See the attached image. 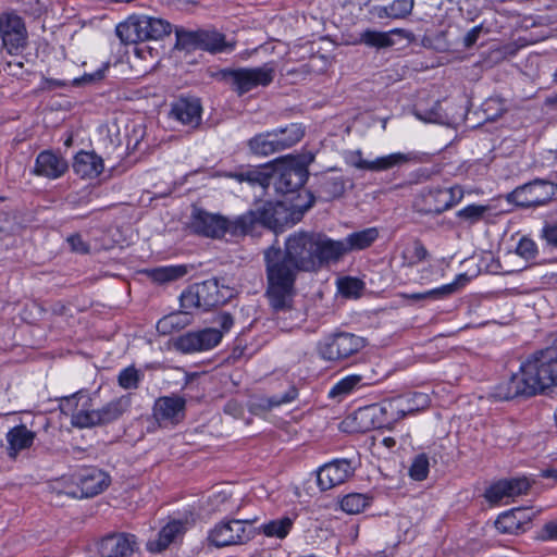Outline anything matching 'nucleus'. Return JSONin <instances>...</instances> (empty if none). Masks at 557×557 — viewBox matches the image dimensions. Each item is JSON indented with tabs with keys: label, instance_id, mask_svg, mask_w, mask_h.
I'll return each mask as SVG.
<instances>
[{
	"label": "nucleus",
	"instance_id": "obj_1",
	"mask_svg": "<svg viewBox=\"0 0 557 557\" xmlns=\"http://www.w3.org/2000/svg\"><path fill=\"white\" fill-rule=\"evenodd\" d=\"M314 233L290 235L285 250L271 247L264 251L267 267V295L275 311L292 307L294 283L298 271H317Z\"/></svg>",
	"mask_w": 557,
	"mask_h": 557
},
{
	"label": "nucleus",
	"instance_id": "obj_2",
	"mask_svg": "<svg viewBox=\"0 0 557 557\" xmlns=\"http://www.w3.org/2000/svg\"><path fill=\"white\" fill-rule=\"evenodd\" d=\"M289 216L290 212L283 202H277L274 206L269 205V208H265L258 215L249 212L232 221L218 213L195 209L190 220V228L198 235L211 238H220L226 233L240 236L251 232L257 223L264 224L273 230L281 228L289 223L294 224L296 221L289 219Z\"/></svg>",
	"mask_w": 557,
	"mask_h": 557
},
{
	"label": "nucleus",
	"instance_id": "obj_3",
	"mask_svg": "<svg viewBox=\"0 0 557 557\" xmlns=\"http://www.w3.org/2000/svg\"><path fill=\"white\" fill-rule=\"evenodd\" d=\"M239 182L258 184L262 188L273 184L278 193H294L308 178V162L300 156H285L244 173L230 175Z\"/></svg>",
	"mask_w": 557,
	"mask_h": 557
},
{
	"label": "nucleus",
	"instance_id": "obj_4",
	"mask_svg": "<svg viewBox=\"0 0 557 557\" xmlns=\"http://www.w3.org/2000/svg\"><path fill=\"white\" fill-rule=\"evenodd\" d=\"M520 370L532 396L557 386V354L554 349L533 354L521 363Z\"/></svg>",
	"mask_w": 557,
	"mask_h": 557
},
{
	"label": "nucleus",
	"instance_id": "obj_5",
	"mask_svg": "<svg viewBox=\"0 0 557 557\" xmlns=\"http://www.w3.org/2000/svg\"><path fill=\"white\" fill-rule=\"evenodd\" d=\"M406 417L404 401L400 396H396L357 410L352 419L357 424V431L366 432L381 428L392 430Z\"/></svg>",
	"mask_w": 557,
	"mask_h": 557
},
{
	"label": "nucleus",
	"instance_id": "obj_6",
	"mask_svg": "<svg viewBox=\"0 0 557 557\" xmlns=\"http://www.w3.org/2000/svg\"><path fill=\"white\" fill-rule=\"evenodd\" d=\"M61 412L71 419V424L78 429L99 425V413L94 408V401L89 394L77 392L60 400Z\"/></svg>",
	"mask_w": 557,
	"mask_h": 557
},
{
	"label": "nucleus",
	"instance_id": "obj_7",
	"mask_svg": "<svg viewBox=\"0 0 557 557\" xmlns=\"http://www.w3.org/2000/svg\"><path fill=\"white\" fill-rule=\"evenodd\" d=\"M252 521L232 519L216 523L208 533V543L214 547L243 545L253 537Z\"/></svg>",
	"mask_w": 557,
	"mask_h": 557
},
{
	"label": "nucleus",
	"instance_id": "obj_8",
	"mask_svg": "<svg viewBox=\"0 0 557 557\" xmlns=\"http://www.w3.org/2000/svg\"><path fill=\"white\" fill-rule=\"evenodd\" d=\"M462 198L463 190L460 186L449 188L430 187L421 190L414 206L424 213L440 214L459 203Z\"/></svg>",
	"mask_w": 557,
	"mask_h": 557
},
{
	"label": "nucleus",
	"instance_id": "obj_9",
	"mask_svg": "<svg viewBox=\"0 0 557 557\" xmlns=\"http://www.w3.org/2000/svg\"><path fill=\"white\" fill-rule=\"evenodd\" d=\"M224 301L225 297L220 295L219 284L214 280L194 284L181 295V308L189 314L198 309L208 310Z\"/></svg>",
	"mask_w": 557,
	"mask_h": 557
},
{
	"label": "nucleus",
	"instance_id": "obj_10",
	"mask_svg": "<svg viewBox=\"0 0 557 557\" xmlns=\"http://www.w3.org/2000/svg\"><path fill=\"white\" fill-rule=\"evenodd\" d=\"M366 345L362 337L350 333H338L319 344L320 356L327 361H342L360 351Z\"/></svg>",
	"mask_w": 557,
	"mask_h": 557
},
{
	"label": "nucleus",
	"instance_id": "obj_11",
	"mask_svg": "<svg viewBox=\"0 0 557 557\" xmlns=\"http://www.w3.org/2000/svg\"><path fill=\"white\" fill-rule=\"evenodd\" d=\"M274 77V67L265 64L260 67L239 69L228 73L235 90L243 95L259 86H268Z\"/></svg>",
	"mask_w": 557,
	"mask_h": 557
},
{
	"label": "nucleus",
	"instance_id": "obj_12",
	"mask_svg": "<svg viewBox=\"0 0 557 557\" xmlns=\"http://www.w3.org/2000/svg\"><path fill=\"white\" fill-rule=\"evenodd\" d=\"M0 36L3 47L10 54L24 48L27 30L22 17L12 12L0 14Z\"/></svg>",
	"mask_w": 557,
	"mask_h": 557
},
{
	"label": "nucleus",
	"instance_id": "obj_13",
	"mask_svg": "<svg viewBox=\"0 0 557 557\" xmlns=\"http://www.w3.org/2000/svg\"><path fill=\"white\" fill-rule=\"evenodd\" d=\"M355 468L347 459H336L319 468L317 473L318 486L322 491L332 490L345 483L352 474Z\"/></svg>",
	"mask_w": 557,
	"mask_h": 557
},
{
	"label": "nucleus",
	"instance_id": "obj_14",
	"mask_svg": "<svg viewBox=\"0 0 557 557\" xmlns=\"http://www.w3.org/2000/svg\"><path fill=\"white\" fill-rule=\"evenodd\" d=\"M137 549L136 536L127 533L108 535L98 544V553L101 557H128Z\"/></svg>",
	"mask_w": 557,
	"mask_h": 557
},
{
	"label": "nucleus",
	"instance_id": "obj_15",
	"mask_svg": "<svg viewBox=\"0 0 557 557\" xmlns=\"http://www.w3.org/2000/svg\"><path fill=\"white\" fill-rule=\"evenodd\" d=\"M186 401L181 396H164L156 400L153 416L160 425H174L185 417Z\"/></svg>",
	"mask_w": 557,
	"mask_h": 557
},
{
	"label": "nucleus",
	"instance_id": "obj_16",
	"mask_svg": "<svg viewBox=\"0 0 557 557\" xmlns=\"http://www.w3.org/2000/svg\"><path fill=\"white\" fill-rule=\"evenodd\" d=\"M111 483L109 474L98 468H86L75 475L79 496L92 497L106 491Z\"/></svg>",
	"mask_w": 557,
	"mask_h": 557
},
{
	"label": "nucleus",
	"instance_id": "obj_17",
	"mask_svg": "<svg viewBox=\"0 0 557 557\" xmlns=\"http://www.w3.org/2000/svg\"><path fill=\"white\" fill-rule=\"evenodd\" d=\"M314 249L317 252V270L331 263H337L347 255L343 239L335 240L322 233H314Z\"/></svg>",
	"mask_w": 557,
	"mask_h": 557
},
{
	"label": "nucleus",
	"instance_id": "obj_18",
	"mask_svg": "<svg viewBox=\"0 0 557 557\" xmlns=\"http://www.w3.org/2000/svg\"><path fill=\"white\" fill-rule=\"evenodd\" d=\"M530 488V483L524 478L502 480L491 485L485 491V498L492 505H497L509 498L525 494Z\"/></svg>",
	"mask_w": 557,
	"mask_h": 557
},
{
	"label": "nucleus",
	"instance_id": "obj_19",
	"mask_svg": "<svg viewBox=\"0 0 557 557\" xmlns=\"http://www.w3.org/2000/svg\"><path fill=\"white\" fill-rule=\"evenodd\" d=\"M536 253V244L530 238H521L515 251H508L503 256V261L505 263L503 271L510 273L524 269L527 262L533 260Z\"/></svg>",
	"mask_w": 557,
	"mask_h": 557
},
{
	"label": "nucleus",
	"instance_id": "obj_20",
	"mask_svg": "<svg viewBox=\"0 0 557 557\" xmlns=\"http://www.w3.org/2000/svg\"><path fill=\"white\" fill-rule=\"evenodd\" d=\"M557 186L549 182L536 181L517 190L521 205L527 207L542 206L556 194Z\"/></svg>",
	"mask_w": 557,
	"mask_h": 557
},
{
	"label": "nucleus",
	"instance_id": "obj_21",
	"mask_svg": "<svg viewBox=\"0 0 557 557\" xmlns=\"http://www.w3.org/2000/svg\"><path fill=\"white\" fill-rule=\"evenodd\" d=\"M67 169V162L63 157L47 150L37 156L34 173L50 180H57L64 175Z\"/></svg>",
	"mask_w": 557,
	"mask_h": 557
},
{
	"label": "nucleus",
	"instance_id": "obj_22",
	"mask_svg": "<svg viewBox=\"0 0 557 557\" xmlns=\"http://www.w3.org/2000/svg\"><path fill=\"white\" fill-rule=\"evenodd\" d=\"M190 527L187 519L172 520L164 525L156 540H150L147 543V549L151 553H160L165 549L171 543L180 539L186 530Z\"/></svg>",
	"mask_w": 557,
	"mask_h": 557
},
{
	"label": "nucleus",
	"instance_id": "obj_23",
	"mask_svg": "<svg viewBox=\"0 0 557 557\" xmlns=\"http://www.w3.org/2000/svg\"><path fill=\"white\" fill-rule=\"evenodd\" d=\"M103 169V160L95 152L82 150L74 157L73 171L83 180L98 177Z\"/></svg>",
	"mask_w": 557,
	"mask_h": 557
},
{
	"label": "nucleus",
	"instance_id": "obj_24",
	"mask_svg": "<svg viewBox=\"0 0 557 557\" xmlns=\"http://www.w3.org/2000/svg\"><path fill=\"white\" fill-rule=\"evenodd\" d=\"M35 438L36 433L24 424L11 428L5 434V448L9 457L16 458L21 451L30 448Z\"/></svg>",
	"mask_w": 557,
	"mask_h": 557
},
{
	"label": "nucleus",
	"instance_id": "obj_25",
	"mask_svg": "<svg viewBox=\"0 0 557 557\" xmlns=\"http://www.w3.org/2000/svg\"><path fill=\"white\" fill-rule=\"evenodd\" d=\"M171 116L183 125L196 127L201 120V106L197 99H178L172 104Z\"/></svg>",
	"mask_w": 557,
	"mask_h": 557
},
{
	"label": "nucleus",
	"instance_id": "obj_26",
	"mask_svg": "<svg viewBox=\"0 0 557 557\" xmlns=\"http://www.w3.org/2000/svg\"><path fill=\"white\" fill-rule=\"evenodd\" d=\"M143 15L133 14L124 22L117 24L115 32L125 45L137 44L146 40Z\"/></svg>",
	"mask_w": 557,
	"mask_h": 557
},
{
	"label": "nucleus",
	"instance_id": "obj_27",
	"mask_svg": "<svg viewBox=\"0 0 557 557\" xmlns=\"http://www.w3.org/2000/svg\"><path fill=\"white\" fill-rule=\"evenodd\" d=\"M524 376L519 371L512 374L508 380L500 382L494 389V396L500 400H508L519 395L532 396L530 388L524 383Z\"/></svg>",
	"mask_w": 557,
	"mask_h": 557
},
{
	"label": "nucleus",
	"instance_id": "obj_28",
	"mask_svg": "<svg viewBox=\"0 0 557 557\" xmlns=\"http://www.w3.org/2000/svg\"><path fill=\"white\" fill-rule=\"evenodd\" d=\"M530 521L525 509L517 508L498 516L495 527L500 533L517 534L523 530L524 524Z\"/></svg>",
	"mask_w": 557,
	"mask_h": 557
},
{
	"label": "nucleus",
	"instance_id": "obj_29",
	"mask_svg": "<svg viewBox=\"0 0 557 557\" xmlns=\"http://www.w3.org/2000/svg\"><path fill=\"white\" fill-rule=\"evenodd\" d=\"M401 29H392L388 32H380L374 29H366L360 34L359 44H363L371 48L384 49L395 45L394 35H401Z\"/></svg>",
	"mask_w": 557,
	"mask_h": 557
},
{
	"label": "nucleus",
	"instance_id": "obj_30",
	"mask_svg": "<svg viewBox=\"0 0 557 557\" xmlns=\"http://www.w3.org/2000/svg\"><path fill=\"white\" fill-rule=\"evenodd\" d=\"M417 161L418 157L414 152H393L374 159L373 172L387 171Z\"/></svg>",
	"mask_w": 557,
	"mask_h": 557
},
{
	"label": "nucleus",
	"instance_id": "obj_31",
	"mask_svg": "<svg viewBox=\"0 0 557 557\" xmlns=\"http://www.w3.org/2000/svg\"><path fill=\"white\" fill-rule=\"evenodd\" d=\"M191 323V317L186 310L164 315L157 323V331L161 335H169L177 332Z\"/></svg>",
	"mask_w": 557,
	"mask_h": 557
},
{
	"label": "nucleus",
	"instance_id": "obj_32",
	"mask_svg": "<svg viewBox=\"0 0 557 557\" xmlns=\"http://www.w3.org/2000/svg\"><path fill=\"white\" fill-rule=\"evenodd\" d=\"M379 237L376 227H369L359 232L347 235L343 242L346 246L347 253L354 250H362L370 247Z\"/></svg>",
	"mask_w": 557,
	"mask_h": 557
},
{
	"label": "nucleus",
	"instance_id": "obj_33",
	"mask_svg": "<svg viewBox=\"0 0 557 557\" xmlns=\"http://www.w3.org/2000/svg\"><path fill=\"white\" fill-rule=\"evenodd\" d=\"M248 146L252 153L262 157L281 151L274 131L256 135L248 141Z\"/></svg>",
	"mask_w": 557,
	"mask_h": 557
},
{
	"label": "nucleus",
	"instance_id": "obj_34",
	"mask_svg": "<svg viewBox=\"0 0 557 557\" xmlns=\"http://www.w3.org/2000/svg\"><path fill=\"white\" fill-rule=\"evenodd\" d=\"M188 268L184 264L166 265L146 271L147 276L158 284H166L184 277Z\"/></svg>",
	"mask_w": 557,
	"mask_h": 557
},
{
	"label": "nucleus",
	"instance_id": "obj_35",
	"mask_svg": "<svg viewBox=\"0 0 557 557\" xmlns=\"http://www.w3.org/2000/svg\"><path fill=\"white\" fill-rule=\"evenodd\" d=\"M146 40H160L172 33L171 24L162 18L143 15Z\"/></svg>",
	"mask_w": 557,
	"mask_h": 557
},
{
	"label": "nucleus",
	"instance_id": "obj_36",
	"mask_svg": "<svg viewBox=\"0 0 557 557\" xmlns=\"http://www.w3.org/2000/svg\"><path fill=\"white\" fill-rule=\"evenodd\" d=\"M280 150L289 148L301 140L305 135V127L300 123H290L289 125L274 129Z\"/></svg>",
	"mask_w": 557,
	"mask_h": 557
},
{
	"label": "nucleus",
	"instance_id": "obj_37",
	"mask_svg": "<svg viewBox=\"0 0 557 557\" xmlns=\"http://www.w3.org/2000/svg\"><path fill=\"white\" fill-rule=\"evenodd\" d=\"M201 47L210 52H230L234 50L235 44L227 42L223 34L218 32H205L199 36Z\"/></svg>",
	"mask_w": 557,
	"mask_h": 557
},
{
	"label": "nucleus",
	"instance_id": "obj_38",
	"mask_svg": "<svg viewBox=\"0 0 557 557\" xmlns=\"http://www.w3.org/2000/svg\"><path fill=\"white\" fill-rule=\"evenodd\" d=\"M129 407V399L127 397H121L114 399L102 408L97 409L99 413V424L108 423L120 418Z\"/></svg>",
	"mask_w": 557,
	"mask_h": 557
},
{
	"label": "nucleus",
	"instance_id": "obj_39",
	"mask_svg": "<svg viewBox=\"0 0 557 557\" xmlns=\"http://www.w3.org/2000/svg\"><path fill=\"white\" fill-rule=\"evenodd\" d=\"M294 521L289 517H282L263 523L259 530L268 537L285 539L293 528Z\"/></svg>",
	"mask_w": 557,
	"mask_h": 557
},
{
	"label": "nucleus",
	"instance_id": "obj_40",
	"mask_svg": "<svg viewBox=\"0 0 557 557\" xmlns=\"http://www.w3.org/2000/svg\"><path fill=\"white\" fill-rule=\"evenodd\" d=\"M399 396L404 401L407 416L414 414L426 409L431 403L429 395L425 393L412 392Z\"/></svg>",
	"mask_w": 557,
	"mask_h": 557
},
{
	"label": "nucleus",
	"instance_id": "obj_41",
	"mask_svg": "<svg viewBox=\"0 0 557 557\" xmlns=\"http://www.w3.org/2000/svg\"><path fill=\"white\" fill-rule=\"evenodd\" d=\"M341 508L348 515H357L370 505V498L360 493H351L341 499Z\"/></svg>",
	"mask_w": 557,
	"mask_h": 557
},
{
	"label": "nucleus",
	"instance_id": "obj_42",
	"mask_svg": "<svg viewBox=\"0 0 557 557\" xmlns=\"http://www.w3.org/2000/svg\"><path fill=\"white\" fill-rule=\"evenodd\" d=\"M490 210V206L473 203L460 209L457 212V216L470 224H474L482 220Z\"/></svg>",
	"mask_w": 557,
	"mask_h": 557
},
{
	"label": "nucleus",
	"instance_id": "obj_43",
	"mask_svg": "<svg viewBox=\"0 0 557 557\" xmlns=\"http://www.w3.org/2000/svg\"><path fill=\"white\" fill-rule=\"evenodd\" d=\"M428 256V250L425 247L419 243L414 242L405 247L403 251V259L407 265H416L422 262Z\"/></svg>",
	"mask_w": 557,
	"mask_h": 557
},
{
	"label": "nucleus",
	"instance_id": "obj_44",
	"mask_svg": "<svg viewBox=\"0 0 557 557\" xmlns=\"http://www.w3.org/2000/svg\"><path fill=\"white\" fill-rule=\"evenodd\" d=\"M199 350H208L215 347L222 339V332L216 329H206L199 332H195Z\"/></svg>",
	"mask_w": 557,
	"mask_h": 557
},
{
	"label": "nucleus",
	"instance_id": "obj_45",
	"mask_svg": "<svg viewBox=\"0 0 557 557\" xmlns=\"http://www.w3.org/2000/svg\"><path fill=\"white\" fill-rule=\"evenodd\" d=\"M361 376L348 375L338 381L330 391V397L346 396L350 394L360 383Z\"/></svg>",
	"mask_w": 557,
	"mask_h": 557
},
{
	"label": "nucleus",
	"instance_id": "obj_46",
	"mask_svg": "<svg viewBox=\"0 0 557 557\" xmlns=\"http://www.w3.org/2000/svg\"><path fill=\"white\" fill-rule=\"evenodd\" d=\"M172 345L176 350L184 354L200 351V346L198 345V339L195 332H188L174 338Z\"/></svg>",
	"mask_w": 557,
	"mask_h": 557
},
{
	"label": "nucleus",
	"instance_id": "obj_47",
	"mask_svg": "<svg viewBox=\"0 0 557 557\" xmlns=\"http://www.w3.org/2000/svg\"><path fill=\"white\" fill-rule=\"evenodd\" d=\"M413 0H394L384 8L385 15L392 18H404L411 13Z\"/></svg>",
	"mask_w": 557,
	"mask_h": 557
},
{
	"label": "nucleus",
	"instance_id": "obj_48",
	"mask_svg": "<svg viewBox=\"0 0 557 557\" xmlns=\"http://www.w3.org/2000/svg\"><path fill=\"white\" fill-rule=\"evenodd\" d=\"M430 462L424 454L414 457L409 468V475L416 481H423L429 474Z\"/></svg>",
	"mask_w": 557,
	"mask_h": 557
},
{
	"label": "nucleus",
	"instance_id": "obj_49",
	"mask_svg": "<svg viewBox=\"0 0 557 557\" xmlns=\"http://www.w3.org/2000/svg\"><path fill=\"white\" fill-rule=\"evenodd\" d=\"M467 278L465 277V275H459L458 277H456L454 282L449 284L428 290V295L430 299H440L447 297L456 293L460 288V286L465 284Z\"/></svg>",
	"mask_w": 557,
	"mask_h": 557
},
{
	"label": "nucleus",
	"instance_id": "obj_50",
	"mask_svg": "<svg viewBox=\"0 0 557 557\" xmlns=\"http://www.w3.org/2000/svg\"><path fill=\"white\" fill-rule=\"evenodd\" d=\"M338 290L346 297H358L363 289V283L355 277H343L337 282Z\"/></svg>",
	"mask_w": 557,
	"mask_h": 557
},
{
	"label": "nucleus",
	"instance_id": "obj_51",
	"mask_svg": "<svg viewBox=\"0 0 557 557\" xmlns=\"http://www.w3.org/2000/svg\"><path fill=\"white\" fill-rule=\"evenodd\" d=\"M140 374L134 367L123 369L117 377L119 385L124 389L137 388Z\"/></svg>",
	"mask_w": 557,
	"mask_h": 557
},
{
	"label": "nucleus",
	"instance_id": "obj_52",
	"mask_svg": "<svg viewBox=\"0 0 557 557\" xmlns=\"http://www.w3.org/2000/svg\"><path fill=\"white\" fill-rule=\"evenodd\" d=\"M348 162L351 166L359 170L373 171V160L369 161L362 157V152L360 150H356L349 153Z\"/></svg>",
	"mask_w": 557,
	"mask_h": 557
},
{
	"label": "nucleus",
	"instance_id": "obj_53",
	"mask_svg": "<svg viewBox=\"0 0 557 557\" xmlns=\"http://www.w3.org/2000/svg\"><path fill=\"white\" fill-rule=\"evenodd\" d=\"M67 243L70 244L73 251L76 252H87L88 245L83 240L82 236L78 234L71 235L67 238Z\"/></svg>",
	"mask_w": 557,
	"mask_h": 557
},
{
	"label": "nucleus",
	"instance_id": "obj_54",
	"mask_svg": "<svg viewBox=\"0 0 557 557\" xmlns=\"http://www.w3.org/2000/svg\"><path fill=\"white\" fill-rule=\"evenodd\" d=\"M543 237L547 244L557 248V223L546 225L543 228Z\"/></svg>",
	"mask_w": 557,
	"mask_h": 557
},
{
	"label": "nucleus",
	"instance_id": "obj_55",
	"mask_svg": "<svg viewBox=\"0 0 557 557\" xmlns=\"http://www.w3.org/2000/svg\"><path fill=\"white\" fill-rule=\"evenodd\" d=\"M292 399H293V397H283L280 399L278 398L265 399L264 404H261L260 406L264 409H271L272 407H276L282 404L289 403Z\"/></svg>",
	"mask_w": 557,
	"mask_h": 557
},
{
	"label": "nucleus",
	"instance_id": "obj_56",
	"mask_svg": "<svg viewBox=\"0 0 557 557\" xmlns=\"http://www.w3.org/2000/svg\"><path fill=\"white\" fill-rule=\"evenodd\" d=\"M480 33H481V27H473L472 29H470L465 37L466 46L470 47V46L474 45L479 38Z\"/></svg>",
	"mask_w": 557,
	"mask_h": 557
},
{
	"label": "nucleus",
	"instance_id": "obj_57",
	"mask_svg": "<svg viewBox=\"0 0 557 557\" xmlns=\"http://www.w3.org/2000/svg\"><path fill=\"white\" fill-rule=\"evenodd\" d=\"M544 531L548 539L557 540V520L546 523Z\"/></svg>",
	"mask_w": 557,
	"mask_h": 557
},
{
	"label": "nucleus",
	"instance_id": "obj_58",
	"mask_svg": "<svg viewBox=\"0 0 557 557\" xmlns=\"http://www.w3.org/2000/svg\"><path fill=\"white\" fill-rule=\"evenodd\" d=\"M417 116L422 121L431 122V123H441L443 121V115L440 112H435V111L428 113L426 116H423L421 114H417Z\"/></svg>",
	"mask_w": 557,
	"mask_h": 557
},
{
	"label": "nucleus",
	"instance_id": "obj_59",
	"mask_svg": "<svg viewBox=\"0 0 557 557\" xmlns=\"http://www.w3.org/2000/svg\"><path fill=\"white\" fill-rule=\"evenodd\" d=\"M404 298L411 299L414 301L430 299L428 292L425 293H416V294H403Z\"/></svg>",
	"mask_w": 557,
	"mask_h": 557
},
{
	"label": "nucleus",
	"instance_id": "obj_60",
	"mask_svg": "<svg viewBox=\"0 0 557 557\" xmlns=\"http://www.w3.org/2000/svg\"><path fill=\"white\" fill-rule=\"evenodd\" d=\"M220 324L224 331H228L233 325V319L230 314H222L220 317Z\"/></svg>",
	"mask_w": 557,
	"mask_h": 557
},
{
	"label": "nucleus",
	"instance_id": "obj_61",
	"mask_svg": "<svg viewBox=\"0 0 557 557\" xmlns=\"http://www.w3.org/2000/svg\"><path fill=\"white\" fill-rule=\"evenodd\" d=\"M382 444L386 447V448H393L395 445H396V441L394 437H391V436H387V437H384L382 440Z\"/></svg>",
	"mask_w": 557,
	"mask_h": 557
},
{
	"label": "nucleus",
	"instance_id": "obj_62",
	"mask_svg": "<svg viewBox=\"0 0 557 557\" xmlns=\"http://www.w3.org/2000/svg\"><path fill=\"white\" fill-rule=\"evenodd\" d=\"M66 494L71 495L73 497H77L78 496V492L76 490L66 491Z\"/></svg>",
	"mask_w": 557,
	"mask_h": 557
},
{
	"label": "nucleus",
	"instance_id": "obj_63",
	"mask_svg": "<svg viewBox=\"0 0 557 557\" xmlns=\"http://www.w3.org/2000/svg\"><path fill=\"white\" fill-rule=\"evenodd\" d=\"M219 498H222V500H225L226 499V495L224 493L219 494V495L215 496V499L218 500Z\"/></svg>",
	"mask_w": 557,
	"mask_h": 557
},
{
	"label": "nucleus",
	"instance_id": "obj_64",
	"mask_svg": "<svg viewBox=\"0 0 557 557\" xmlns=\"http://www.w3.org/2000/svg\"><path fill=\"white\" fill-rule=\"evenodd\" d=\"M219 511H222V512H225L227 509L226 508H218Z\"/></svg>",
	"mask_w": 557,
	"mask_h": 557
}]
</instances>
